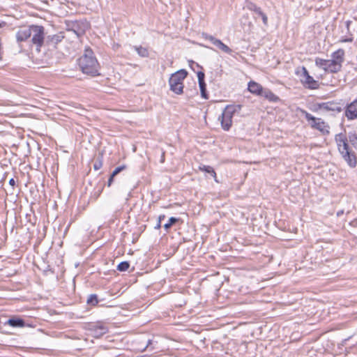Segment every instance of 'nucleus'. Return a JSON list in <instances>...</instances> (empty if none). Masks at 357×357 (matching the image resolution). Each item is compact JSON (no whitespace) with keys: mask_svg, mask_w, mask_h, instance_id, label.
<instances>
[{"mask_svg":"<svg viewBox=\"0 0 357 357\" xmlns=\"http://www.w3.org/2000/svg\"><path fill=\"white\" fill-rule=\"evenodd\" d=\"M335 140L340 153L347 165L351 168L356 167L357 158L355 153L349 148L346 135L343 133L337 134Z\"/></svg>","mask_w":357,"mask_h":357,"instance_id":"obj_1","label":"nucleus"},{"mask_svg":"<svg viewBox=\"0 0 357 357\" xmlns=\"http://www.w3.org/2000/svg\"><path fill=\"white\" fill-rule=\"evenodd\" d=\"M79 66L83 73L91 76L98 75L99 64L90 49H86L84 54L78 60Z\"/></svg>","mask_w":357,"mask_h":357,"instance_id":"obj_2","label":"nucleus"},{"mask_svg":"<svg viewBox=\"0 0 357 357\" xmlns=\"http://www.w3.org/2000/svg\"><path fill=\"white\" fill-rule=\"evenodd\" d=\"M188 75V72L181 69L172 74L169 79V89L176 94L181 95L183 93V80Z\"/></svg>","mask_w":357,"mask_h":357,"instance_id":"obj_3","label":"nucleus"},{"mask_svg":"<svg viewBox=\"0 0 357 357\" xmlns=\"http://www.w3.org/2000/svg\"><path fill=\"white\" fill-rule=\"evenodd\" d=\"M241 109V105H227L224 109L218 120L220 121L222 128L224 130H229L232 125L234 114Z\"/></svg>","mask_w":357,"mask_h":357,"instance_id":"obj_4","label":"nucleus"},{"mask_svg":"<svg viewBox=\"0 0 357 357\" xmlns=\"http://www.w3.org/2000/svg\"><path fill=\"white\" fill-rule=\"evenodd\" d=\"M301 112L305 116V119L310 122V126L312 128L319 130L323 135H329L330 126L324 120L320 118L313 116L311 114L304 109H301Z\"/></svg>","mask_w":357,"mask_h":357,"instance_id":"obj_5","label":"nucleus"},{"mask_svg":"<svg viewBox=\"0 0 357 357\" xmlns=\"http://www.w3.org/2000/svg\"><path fill=\"white\" fill-rule=\"evenodd\" d=\"M31 42L33 45H36L37 50L40 51V48L44 42L45 29L43 26L31 25Z\"/></svg>","mask_w":357,"mask_h":357,"instance_id":"obj_6","label":"nucleus"},{"mask_svg":"<svg viewBox=\"0 0 357 357\" xmlns=\"http://www.w3.org/2000/svg\"><path fill=\"white\" fill-rule=\"evenodd\" d=\"M202 37L206 40L209 41L217 49L221 50L222 52L229 54L232 53V50L230 47L223 43L220 39L215 38L213 36L204 32L202 33Z\"/></svg>","mask_w":357,"mask_h":357,"instance_id":"obj_7","label":"nucleus"},{"mask_svg":"<svg viewBox=\"0 0 357 357\" xmlns=\"http://www.w3.org/2000/svg\"><path fill=\"white\" fill-rule=\"evenodd\" d=\"M315 64L319 68H322L325 71H328L332 73H337L338 70L336 68L337 63L331 59H323L321 58L315 59Z\"/></svg>","mask_w":357,"mask_h":357,"instance_id":"obj_8","label":"nucleus"},{"mask_svg":"<svg viewBox=\"0 0 357 357\" xmlns=\"http://www.w3.org/2000/svg\"><path fill=\"white\" fill-rule=\"evenodd\" d=\"M245 8L250 11L256 13L259 17H261L263 24L266 26L268 24V17L261 10V8L257 6L255 3L252 1H247L245 3Z\"/></svg>","mask_w":357,"mask_h":357,"instance_id":"obj_9","label":"nucleus"},{"mask_svg":"<svg viewBox=\"0 0 357 357\" xmlns=\"http://www.w3.org/2000/svg\"><path fill=\"white\" fill-rule=\"evenodd\" d=\"M318 108L325 111H331L335 113H340L342 109L340 104L334 102H326L318 104Z\"/></svg>","mask_w":357,"mask_h":357,"instance_id":"obj_10","label":"nucleus"},{"mask_svg":"<svg viewBox=\"0 0 357 357\" xmlns=\"http://www.w3.org/2000/svg\"><path fill=\"white\" fill-rule=\"evenodd\" d=\"M345 116L349 120L357 119V99L347 106L345 110Z\"/></svg>","mask_w":357,"mask_h":357,"instance_id":"obj_11","label":"nucleus"},{"mask_svg":"<svg viewBox=\"0 0 357 357\" xmlns=\"http://www.w3.org/2000/svg\"><path fill=\"white\" fill-rule=\"evenodd\" d=\"M344 51L342 49H339L332 54V61L337 63V69L338 72L341 70L342 63L344 61Z\"/></svg>","mask_w":357,"mask_h":357,"instance_id":"obj_12","label":"nucleus"},{"mask_svg":"<svg viewBox=\"0 0 357 357\" xmlns=\"http://www.w3.org/2000/svg\"><path fill=\"white\" fill-rule=\"evenodd\" d=\"M197 77L202 97L204 98V99H208V97L206 93V84L204 81V73L202 71H199L197 73Z\"/></svg>","mask_w":357,"mask_h":357,"instance_id":"obj_13","label":"nucleus"},{"mask_svg":"<svg viewBox=\"0 0 357 357\" xmlns=\"http://www.w3.org/2000/svg\"><path fill=\"white\" fill-rule=\"evenodd\" d=\"M301 81L305 87L310 89H317L319 86V82L315 80L311 75H307L305 79H301Z\"/></svg>","mask_w":357,"mask_h":357,"instance_id":"obj_14","label":"nucleus"},{"mask_svg":"<svg viewBox=\"0 0 357 357\" xmlns=\"http://www.w3.org/2000/svg\"><path fill=\"white\" fill-rule=\"evenodd\" d=\"M31 26L27 28L20 29L16 33V38L17 42H22L31 37Z\"/></svg>","mask_w":357,"mask_h":357,"instance_id":"obj_15","label":"nucleus"},{"mask_svg":"<svg viewBox=\"0 0 357 357\" xmlns=\"http://www.w3.org/2000/svg\"><path fill=\"white\" fill-rule=\"evenodd\" d=\"M248 89L252 94L258 96H261L264 91L262 86L255 81H250L248 82Z\"/></svg>","mask_w":357,"mask_h":357,"instance_id":"obj_16","label":"nucleus"},{"mask_svg":"<svg viewBox=\"0 0 357 357\" xmlns=\"http://www.w3.org/2000/svg\"><path fill=\"white\" fill-rule=\"evenodd\" d=\"M134 343L136 344L135 349L142 352L148 348L149 345L151 343V340L146 339L136 340Z\"/></svg>","mask_w":357,"mask_h":357,"instance_id":"obj_17","label":"nucleus"},{"mask_svg":"<svg viewBox=\"0 0 357 357\" xmlns=\"http://www.w3.org/2000/svg\"><path fill=\"white\" fill-rule=\"evenodd\" d=\"M261 96L272 102H278L280 101V98L268 89H264Z\"/></svg>","mask_w":357,"mask_h":357,"instance_id":"obj_18","label":"nucleus"},{"mask_svg":"<svg viewBox=\"0 0 357 357\" xmlns=\"http://www.w3.org/2000/svg\"><path fill=\"white\" fill-rule=\"evenodd\" d=\"M102 301L103 299L99 298L97 294H92L88 296L86 304L91 307H95Z\"/></svg>","mask_w":357,"mask_h":357,"instance_id":"obj_19","label":"nucleus"},{"mask_svg":"<svg viewBox=\"0 0 357 357\" xmlns=\"http://www.w3.org/2000/svg\"><path fill=\"white\" fill-rule=\"evenodd\" d=\"M199 169L202 172H204L206 173H208V174H211L213 176V178H214V180H215V181L216 183L219 182L218 181V179H217L216 173H215L214 169L211 166H209V165H201V166L199 167Z\"/></svg>","mask_w":357,"mask_h":357,"instance_id":"obj_20","label":"nucleus"},{"mask_svg":"<svg viewBox=\"0 0 357 357\" xmlns=\"http://www.w3.org/2000/svg\"><path fill=\"white\" fill-rule=\"evenodd\" d=\"M8 324L13 327H22L24 326V321L20 318H12L8 320Z\"/></svg>","mask_w":357,"mask_h":357,"instance_id":"obj_21","label":"nucleus"},{"mask_svg":"<svg viewBox=\"0 0 357 357\" xmlns=\"http://www.w3.org/2000/svg\"><path fill=\"white\" fill-rule=\"evenodd\" d=\"M133 49L137 52V54L142 57H148L149 55V50L146 47L139 46H134Z\"/></svg>","mask_w":357,"mask_h":357,"instance_id":"obj_22","label":"nucleus"},{"mask_svg":"<svg viewBox=\"0 0 357 357\" xmlns=\"http://www.w3.org/2000/svg\"><path fill=\"white\" fill-rule=\"evenodd\" d=\"M63 38V36L60 34H54L52 36H49L47 37V42L51 43L53 45H56L60 43Z\"/></svg>","mask_w":357,"mask_h":357,"instance_id":"obj_23","label":"nucleus"},{"mask_svg":"<svg viewBox=\"0 0 357 357\" xmlns=\"http://www.w3.org/2000/svg\"><path fill=\"white\" fill-rule=\"evenodd\" d=\"M178 220H179V218H175V217H171V218L169 219L168 222L164 225V228H165V229L167 231L169 229H170V227H171L174 224H175L176 222H177Z\"/></svg>","mask_w":357,"mask_h":357,"instance_id":"obj_24","label":"nucleus"},{"mask_svg":"<svg viewBox=\"0 0 357 357\" xmlns=\"http://www.w3.org/2000/svg\"><path fill=\"white\" fill-rule=\"evenodd\" d=\"M130 266V264L128 261H121L118 266H117V270L122 272L126 271L128 269Z\"/></svg>","mask_w":357,"mask_h":357,"instance_id":"obj_25","label":"nucleus"},{"mask_svg":"<svg viewBox=\"0 0 357 357\" xmlns=\"http://www.w3.org/2000/svg\"><path fill=\"white\" fill-rule=\"evenodd\" d=\"M349 142L353 145L354 147L357 149V134L353 133L350 134L349 136Z\"/></svg>","mask_w":357,"mask_h":357,"instance_id":"obj_26","label":"nucleus"},{"mask_svg":"<svg viewBox=\"0 0 357 357\" xmlns=\"http://www.w3.org/2000/svg\"><path fill=\"white\" fill-rule=\"evenodd\" d=\"M113 357H126V356L121 352L117 347L113 345Z\"/></svg>","mask_w":357,"mask_h":357,"instance_id":"obj_27","label":"nucleus"},{"mask_svg":"<svg viewBox=\"0 0 357 357\" xmlns=\"http://www.w3.org/2000/svg\"><path fill=\"white\" fill-rule=\"evenodd\" d=\"M126 165H120L117 167H116L114 170H113V178L117 175L119 173H120L121 171L124 170L126 169Z\"/></svg>","mask_w":357,"mask_h":357,"instance_id":"obj_28","label":"nucleus"},{"mask_svg":"<svg viewBox=\"0 0 357 357\" xmlns=\"http://www.w3.org/2000/svg\"><path fill=\"white\" fill-rule=\"evenodd\" d=\"M301 77H302L301 79H305V77L307 75H310L307 68L304 66H303L301 68Z\"/></svg>","mask_w":357,"mask_h":357,"instance_id":"obj_29","label":"nucleus"},{"mask_svg":"<svg viewBox=\"0 0 357 357\" xmlns=\"http://www.w3.org/2000/svg\"><path fill=\"white\" fill-rule=\"evenodd\" d=\"M165 215H159L158 217V222L156 224V225L154 227V228L155 229H158L161 227V221L165 219Z\"/></svg>","mask_w":357,"mask_h":357,"instance_id":"obj_30","label":"nucleus"},{"mask_svg":"<svg viewBox=\"0 0 357 357\" xmlns=\"http://www.w3.org/2000/svg\"><path fill=\"white\" fill-rule=\"evenodd\" d=\"M75 26H76V24H75V25L73 26V31H74V32H75V33L78 36H81V35L84 34V30H77V31H76V30H75V29H74V28L75 27Z\"/></svg>","mask_w":357,"mask_h":357,"instance_id":"obj_31","label":"nucleus"},{"mask_svg":"<svg viewBox=\"0 0 357 357\" xmlns=\"http://www.w3.org/2000/svg\"><path fill=\"white\" fill-rule=\"evenodd\" d=\"M352 41H353V38L352 37L342 38L340 40V42H342V43H348V42H352Z\"/></svg>","mask_w":357,"mask_h":357,"instance_id":"obj_32","label":"nucleus"},{"mask_svg":"<svg viewBox=\"0 0 357 357\" xmlns=\"http://www.w3.org/2000/svg\"><path fill=\"white\" fill-rule=\"evenodd\" d=\"M99 329H100V335L105 333L106 331H107V329L105 327H104L103 326H100L99 327Z\"/></svg>","mask_w":357,"mask_h":357,"instance_id":"obj_33","label":"nucleus"},{"mask_svg":"<svg viewBox=\"0 0 357 357\" xmlns=\"http://www.w3.org/2000/svg\"><path fill=\"white\" fill-rule=\"evenodd\" d=\"M107 183H108V186H110L112 185V174H110L108 176Z\"/></svg>","mask_w":357,"mask_h":357,"instance_id":"obj_34","label":"nucleus"},{"mask_svg":"<svg viewBox=\"0 0 357 357\" xmlns=\"http://www.w3.org/2000/svg\"><path fill=\"white\" fill-rule=\"evenodd\" d=\"M351 24V20H347L345 22V24H346V26H347V29L348 31H349V26H350Z\"/></svg>","mask_w":357,"mask_h":357,"instance_id":"obj_35","label":"nucleus"},{"mask_svg":"<svg viewBox=\"0 0 357 357\" xmlns=\"http://www.w3.org/2000/svg\"><path fill=\"white\" fill-rule=\"evenodd\" d=\"M9 184L12 186H14L15 185V181L13 178L9 180Z\"/></svg>","mask_w":357,"mask_h":357,"instance_id":"obj_36","label":"nucleus"},{"mask_svg":"<svg viewBox=\"0 0 357 357\" xmlns=\"http://www.w3.org/2000/svg\"><path fill=\"white\" fill-rule=\"evenodd\" d=\"M119 335H113V340H112L113 344L115 343V342H116V341H118L119 340Z\"/></svg>","mask_w":357,"mask_h":357,"instance_id":"obj_37","label":"nucleus"},{"mask_svg":"<svg viewBox=\"0 0 357 357\" xmlns=\"http://www.w3.org/2000/svg\"><path fill=\"white\" fill-rule=\"evenodd\" d=\"M164 162H165V152L163 151L161 154L160 162L163 163Z\"/></svg>","mask_w":357,"mask_h":357,"instance_id":"obj_38","label":"nucleus"},{"mask_svg":"<svg viewBox=\"0 0 357 357\" xmlns=\"http://www.w3.org/2000/svg\"><path fill=\"white\" fill-rule=\"evenodd\" d=\"M133 235H134L135 236L133 237L132 242L133 243H135L138 240V238H139V235H138V234H137L136 236H135V234H133Z\"/></svg>","mask_w":357,"mask_h":357,"instance_id":"obj_39","label":"nucleus"},{"mask_svg":"<svg viewBox=\"0 0 357 357\" xmlns=\"http://www.w3.org/2000/svg\"><path fill=\"white\" fill-rule=\"evenodd\" d=\"M191 63L192 65H195L197 67L202 68V67L197 63H195V61H191Z\"/></svg>","mask_w":357,"mask_h":357,"instance_id":"obj_40","label":"nucleus"},{"mask_svg":"<svg viewBox=\"0 0 357 357\" xmlns=\"http://www.w3.org/2000/svg\"><path fill=\"white\" fill-rule=\"evenodd\" d=\"M94 168H95L96 169H98L100 168V165H98L95 164V165H94Z\"/></svg>","mask_w":357,"mask_h":357,"instance_id":"obj_41","label":"nucleus"},{"mask_svg":"<svg viewBox=\"0 0 357 357\" xmlns=\"http://www.w3.org/2000/svg\"><path fill=\"white\" fill-rule=\"evenodd\" d=\"M6 24L5 22H0V28H1L3 26H4Z\"/></svg>","mask_w":357,"mask_h":357,"instance_id":"obj_42","label":"nucleus"},{"mask_svg":"<svg viewBox=\"0 0 357 357\" xmlns=\"http://www.w3.org/2000/svg\"><path fill=\"white\" fill-rule=\"evenodd\" d=\"M342 213H343V211H338V212L337 213V216H339V215H340V214H342Z\"/></svg>","mask_w":357,"mask_h":357,"instance_id":"obj_43","label":"nucleus"},{"mask_svg":"<svg viewBox=\"0 0 357 357\" xmlns=\"http://www.w3.org/2000/svg\"><path fill=\"white\" fill-rule=\"evenodd\" d=\"M115 47H116V45L113 44V46H112L113 50H114ZM116 47H119L118 44H116Z\"/></svg>","mask_w":357,"mask_h":357,"instance_id":"obj_44","label":"nucleus"},{"mask_svg":"<svg viewBox=\"0 0 357 357\" xmlns=\"http://www.w3.org/2000/svg\"><path fill=\"white\" fill-rule=\"evenodd\" d=\"M296 73L297 75H299V73H299V71H298V70H297V71L296 72Z\"/></svg>","mask_w":357,"mask_h":357,"instance_id":"obj_45","label":"nucleus"}]
</instances>
